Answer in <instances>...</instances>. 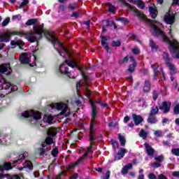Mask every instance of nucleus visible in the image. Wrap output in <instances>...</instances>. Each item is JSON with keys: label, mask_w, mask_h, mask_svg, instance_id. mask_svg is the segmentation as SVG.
<instances>
[{"label": "nucleus", "mask_w": 179, "mask_h": 179, "mask_svg": "<svg viewBox=\"0 0 179 179\" xmlns=\"http://www.w3.org/2000/svg\"><path fill=\"white\" fill-rule=\"evenodd\" d=\"M9 22H10V17H7L6 18L3 22L1 23L3 27H5V26H8V24H9Z\"/></svg>", "instance_id": "41"}, {"label": "nucleus", "mask_w": 179, "mask_h": 179, "mask_svg": "<svg viewBox=\"0 0 179 179\" xmlns=\"http://www.w3.org/2000/svg\"><path fill=\"white\" fill-rule=\"evenodd\" d=\"M101 45L103 46V48L106 50H108V44L107 43V42H106L104 41H101Z\"/></svg>", "instance_id": "52"}, {"label": "nucleus", "mask_w": 179, "mask_h": 179, "mask_svg": "<svg viewBox=\"0 0 179 179\" xmlns=\"http://www.w3.org/2000/svg\"><path fill=\"white\" fill-rule=\"evenodd\" d=\"M16 44L17 45H20V47H23V45H24V42L23 41H16Z\"/></svg>", "instance_id": "53"}, {"label": "nucleus", "mask_w": 179, "mask_h": 179, "mask_svg": "<svg viewBox=\"0 0 179 179\" xmlns=\"http://www.w3.org/2000/svg\"><path fill=\"white\" fill-rule=\"evenodd\" d=\"M172 176H173V177H179V171H173V172L172 173Z\"/></svg>", "instance_id": "62"}, {"label": "nucleus", "mask_w": 179, "mask_h": 179, "mask_svg": "<svg viewBox=\"0 0 179 179\" xmlns=\"http://www.w3.org/2000/svg\"><path fill=\"white\" fill-rule=\"evenodd\" d=\"M149 10L151 17L152 19H156V16H157V10H156L154 7H150Z\"/></svg>", "instance_id": "22"}, {"label": "nucleus", "mask_w": 179, "mask_h": 179, "mask_svg": "<svg viewBox=\"0 0 179 179\" xmlns=\"http://www.w3.org/2000/svg\"><path fill=\"white\" fill-rule=\"evenodd\" d=\"M101 38H102L101 41H107L108 40H110V36H102Z\"/></svg>", "instance_id": "58"}, {"label": "nucleus", "mask_w": 179, "mask_h": 179, "mask_svg": "<svg viewBox=\"0 0 179 179\" xmlns=\"http://www.w3.org/2000/svg\"><path fill=\"white\" fill-rule=\"evenodd\" d=\"M148 178L149 179H156L157 177H156V175H155V173H151L148 175Z\"/></svg>", "instance_id": "56"}, {"label": "nucleus", "mask_w": 179, "mask_h": 179, "mask_svg": "<svg viewBox=\"0 0 179 179\" xmlns=\"http://www.w3.org/2000/svg\"><path fill=\"white\" fill-rule=\"evenodd\" d=\"M68 66H71V68H75L78 66V62L75 61L73 59H66L65 62L59 66V72L61 73H65L67 75L70 79H75V76L72 75V73L69 71Z\"/></svg>", "instance_id": "4"}, {"label": "nucleus", "mask_w": 179, "mask_h": 179, "mask_svg": "<svg viewBox=\"0 0 179 179\" xmlns=\"http://www.w3.org/2000/svg\"><path fill=\"white\" fill-rule=\"evenodd\" d=\"M159 179H167V177H166V176L163 175V174H160L158 176Z\"/></svg>", "instance_id": "64"}, {"label": "nucleus", "mask_w": 179, "mask_h": 179, "mask_svg": "<svg viewBox=\"0 0 179 179\" xmlns=\"http://www.w3.org/2000/svg\"><path fill=\"white\" fill-rule=\"evenodd\" d=\"M144 146L148 156L152 157V156L155 155V149L152 148L151 145H150L148 143H145Z\"/></svg>", "instance_id": "12"}, {"label": "nucleus", "mask_w": 179, "mask_h": 179, "mask_svg": "<svg viewBox=\"0 0 179 179\" xmlns=\"http://www.w3.org/2000/svg\"><path fill=\"white\" fill-rule=\"evenodd\" d=\"M79 177V175L78 173H74L73 176L70 178V179H76Z\"/></svg>", "instance_id": "63"}, {"label": "nucleus", "mask_w": 179, "mask_h": 179, "mask_svg": "<svg viewBox=\"0 0 179 179\" xmlns=\"http://www.w3.org/2000/svg\"><path fill=\"white\" fill-rule=\"evenodd\" d=\"M33 29L35 32H26L24 31H7L6 32V34L0 36V40H6V41L8 42L12 36H19L20 37H24V38L28 40L29 43H36V41H37V36H36V34H38L39 36L44 34L45 37L49 41H51L54 45H55V44H59L60 47H62L64 52H65L69 57H71V52H69V50L66 48L62 46V43L57 39L55 36H54V33L51 31L44 29V24H41L39 27L34 26Z\"/></svg>", "instance_id": "1"}, {"label": "nucleus", "mask_w": 179, "mask_h": 179, "mask_svg": "<svg viewBox=\"0 0 179 179\" xmlns=\"http://www.w3.org/2000/svg\"><path fill=\"white\" fill-rule=\"evenodd\" d=\"M94 139L95 138H94V127L92 129L90 126V146L88 148V150L75 163H73V164H71L70 165H68L66 166V170L68 171L69 170H72V169H73L74 167H76L77 166H79V164H80V163H82V162H83V159H85V157H86V156H87V155H89V153H93V150H92V148H93V142H94Z\"/></svg>", "instance_id": "3"}, {"label": "nucleus", "mask_w": 179, "mask_h": 179, "mask_svg": "<svg viewBox=\"0 0 179 179\" xmlns=\"http://www.w3.org/2000/svg\"><path fill=\"white\" fill-rule=\"evenodd\" d=\"M13 20H22V15L20 14L13 15L12 17Z\"/></svg>", "instance_id": "47"}, {"label": "nucleus", "mask_w": 179, "mask_h": 179, "mask_svg": "<svg viewBox=\"0 0 179 179\" xmlns=\"http://www.w3.org/2000/svg\"><path fill=\"white\" fill-rule=\"evenodd\" d=\"M8 64H2L0 66V72L1 73H5V72H8Z\"/></svg>", "instance_id": "33"}, {"label": "nucleus", "mask_w": 179, "mask_h": 179, "mask_svg": "<svg viewBox=\"0 0 179 179\" xmlns=\"http://www.w3.org/2000/svg\"><path fill=\"white\" fill-rule=\"evenodd\" d=\"M129 60V58L128 57V56H126L124 58H123L122 59L119 60V64L120 65H124L125 64H128V61Z\"/></svg>", "instance_id": "34"}, {"label": "nucleus", "mask_w": 179, "mask_h": 179, "mask_svg": "<svg viewBox=\"0 0 179 179\" xmlns=\"http://www.w3.org/2000/svg\"><path fill=\"white\" fill-rule=\"evenodd\" d=\"M163 57L164 58L166 64H169L170 63V59L169 58V54L166 52H164L163 53Z\"/></svg>", "instance_id": "45"}, {"label": "nucleus", "mask_w": 179, "mask_h": 179, "mask_svg": "<svg viewBox=\"0 0 179 179\" xmlns=\"http://www.w3.org/2000/svg\"><path fill=\"white\" fill-rule=\"evenodd\" d=\"M158 113H159V108L156 106H154L151 108L149 115H156Z\"/></svg>", "instance_id": "24"}, {"label": "nucleus", "mask_w": 179, "mask_h": 179, "mask_svg": "<svg viewBox=\"0 0 179 179\" xmlns=\"http://www.w3.org/2000/svg\"><path fill=\"white\" fill-rule=\"evenodd\" d=\"M130 61L131 62V64L129 65V69H127V72L132 73V72L135 71V68L136 66V62L132 56L130 57Z\"/></svg>", "instance_id": "13"}, {"label": "nucleus", "mask_w": 179, "mask_h": 179, "mask_svg": "<svg viewBox=\"0 0 179 179\" xmlns=\"http://www.w3.org/2000/svg\"><path fill=\"white\" fill-rule=\"evenodd\" d=\"M45 143L46 145H52L54 143V138L51 136H49L45 138Z\"/></svg>", "instance_id": "30"}, {"label": "nucleus", "mask_w": 179, "mask_h": 179, "mask_svg": "<svg viewBox=\"0 0 179 179\" xmlns=\"http://www.w3.org/2000/svg\"><path fill=\"white\" fill-rule=\"evenodd\" d=\"M153 30H154V34L155 36H161L162 37V39L165 43H168L169 44L171 49V52L172 54L176 53V58H179V43L177 40L173 38L172 41H170L169 37H167L163 31H162L159 27H157L156 25L153 26Z\"/></svg>", "instance_id": "2"}, {"label": "nucleus", "mask_w": 179, "mask_h": 179, "mask_svg": "<svg viewBox=\"0 0 179 179\" xmlns=\"http://www.w3.org/2000/svg\"><path fill=\"white\" fill-rule=\"evenodd\" d=\"M154 135L157 138H162L163 136V131L162 130H155Z\"/></svg>", "instance_id": "36"}, {"label": "nucleus", "mask_w": 179, "mask_h": 179, "mask_svg": "<svg viewBox=\"0 0 179 179\" xmlns=\"http://www.w3.org/2000/svg\"><path fill=\"white\" fill-rule=\"evenodd\" d=\"M121 45V42L120 41H113L112 42L113 47H120Z\"/></svg>", "instance_id": "46"}, {"label": "nucleus", "mask_w": 179, "mask_h": 179, "mask_svg": "<svg viewBox=\"0 0 179 179\" xmlns=\"http://www.w3.org/2000/svg\"><path fill=\"white\" fill-rule=\"evenodd\" d=\"M36 23H37V19L33 18L28 20L25 24L26 26H32V24H36Z\"/></svg>", "instance_id": "31"}, {"label": "nucleus", "mask_w": 179, "mask_h": 179, "mask_svg": "<svg viewBox=\"0 0 179 179\" xmlns=\"http://www.w3.org/2000/svg\"><path fill=\"white\" fill-rule=\"evenodd\" d=\"M171 153L174 156H179V148H173L171 150Z\"/></svg>", "instance_id": "44"}, {"label": "nucleus", "mask_w": 179, "mask_h": 179, "mask_svg": "<svg viewBox=\"0 0 179 179\" xmlns=\"http://www.w3.org/2000/svg\"><path fill=\"white\" fill-rule=\"evenodd\" d=\"M110 178V171H108L105 176L103 177V179H109Z\"/></svg>", "instance_id": "57"}, {"label": "nucleus", "mask_w": 179, "mask_h": 179, "mask_svg": "<svg viewBox=\"0 0 179 179\" xmlns=\"http://www.w3.org/2000/svg\"><path fill=\"white\" fill-rule=\"evenodd\" d=\"M77 6H78V4H76V3L69 4V9H71V10H75V9H76Z\"/></svg>", "instance_id": "50"}, {"label": "nucleus", "mask_w": 179, "mask_h": 179, "mask_svg": "<svg viewBox=\"0 0 179 179\" xmlns=\"http://www.w3.org/2000/svg\"><path fill=\"white\" fill-rule=\"evenodd\" d=\"M143 91L144 93H149L150 92V82L149 80L145 81Z\"/></svg>", "instance_id": "18"}, {"label": "nucleus", "mask_w": 179, "mask_h": 179, "mask_svg": "<svg viewBox=\"0 0 179 179\" xmlns=\"http://www.w3.org/2000/svg\"><path fill=\"white\" fill-rule=\"evenodd\" d=\"M171 108V101H164L159 106V110H161V111H163L164 114H167V113H169Z\"/></svg>", "instance_id": "9"}, {"label": "nucleus", "mask_w": 179, "mask_h": 179, "mask_svg": "<svg viewBox=\"0 0 179 179\" xmlns=\"http://www.w3.org/2000/svg\"><path fill=\"white\" fill-rule=\"evenodd\" d=\"M125 153H127V149L125 148H122L117 153V157L115 159V160H121L122 157L125 155Z\"/></svg>", "instance_id": "16"}, {"label": "nucleus", "mask_w": 179, "mask_h": 179, "mask_svg": "<svg viewBox=\"0 0 179 179\" xmlns=\"http://www.w3.org/2000/svg\"><path fill=\"white\" fill-rule=\"evenodd\" d=\"M57 128L50 127L48 130V136L54 137L57 135Z\"/></svg>", "instance_id": "20"}, {"label": "nucleus", "mask_w": 179, "mask_h": 179, "mask_svg": "<svg viewBox=\"0 0 179 179\" xmlns=\"http://www.w3.org/2000/svg\"><path fill=\"white\" fill-rule=\"evenodd\" d=\"M119 1L120 2H122V3H123V5L124 6L129 8L130 9H131V10L134 11L135 13H137V15H138V16H140L141 17V19H143V20H145V22H147L148 23H150V24H153V22H155V21L148 19L146 15H145L143 13L139 12V10H138L136 8L130 6V4L127 3V1H125V0H119Z\"/></svg>", "instance_id": "6"}, {"label": "nucleus", "mask_w": 179, "mask_h": 179, "mask_svg": "<svg viewBox=\"0 0 179 179\" xmlns=\"http://www.w3.org/2000/svg\"><path fill=\"white\" fill-rule=\"evenodd\" d=\"M157 97H159V92L157 90H154L152 92V99H153V100H155V101L157 100Z\"/></svg>", "instance_id": "42"}, {"label": "nucleus", "mask_w": 179, "mask_h": 179, "mask_svg": "<svg viewBox=\"0 0 179 179\" xmlns=\"http://www.w3.org/2000/svg\"><path fill=\"white\" fill-rule=\"evenodd\" d=\"M118 139L120 140L121 146H125V143L127 142V141L125 140V137H124V136H122L121 134H119Z\"/></svg>", "instance_id": "29"}, {"label": "nucleus", "mask_w": 179, "mask_h": 179, "mask_svg": "<svg viewBox=\"0 0 179 179\" xmlns=\"http://www.w3.org/2000/svg\"><path fill=\"white\" fill-rule=\"evenodd\" d=\"M173 114L178 115L179 114V103L176 104L173 108Z\"/></svg>", "instance_id": "38"}, {"label": "nucleus", "mask_w": 179, "mask_h": 179, "mask_svg": "<svg viewBox=\"0 0 179 179\" xmlns=\"http://www.w3.org/2000/svg\"><path fill=\"white\" fill-rule=\"evenodd\" d=\"M29 4V0H24L21 3L20 5L19 6V8L20 9H22V8L26 6V5H28Z\"/></svg>", "instance_id": "43"}, {"label": "nucleus", "mask_w": 179, "mask_h": 179, "mask_svg": "<svg viewBox=\"0 0 179 179\" xmlns=\"http://www.w3.org/2000/svg\"><path fill=\"white\" fill-rule=\"evenodd\" d=\"M175 19L176 17L174 16V14H171L170 13H166L164 16V20L168 24H173Z\"/></svg>", "instance_id": "10"}, {"label": "nucleus", "mask_w": 179, "mask_h": 179, "mask_svg": "<svg viewBox=\"0 0 179 179\" xmlns=\"http://www.w3.org/2000/svg\"><path fill=\"white\" fill-rule=\"evenodd\" d=\"M117 20L120 22H122L123 23H128V20L124 17L117 18Z\"/></svg>", "instance_id": "54"}, {"label": "nucleus", "mask_w": 179, "mask_h": 179, "mask_svg": "<svg viewBox=\"0 0 179 179\" xmlns=\"http://www.w3.org/2000/svg\"><path fill=\"white\" fill-rule=\"evenodd\" d=\"M133 120L134 121L135 125H139L141 122H143V117L139 115L134 113L132 115Z\"/></svg>", "instance_id": "14"}, {"label": "nucleus", "mask_w": 179, "mask_h": 179, "mask_svg": "<svg viewBox=\"0 0 179 179\" xmlns=\"http://www.w3.org/2000/svg\"><path fill=\"white\" fill-rule=\"evenodd\" d=\"M12 169V165L9 162L4 163L3 170H10Z\"/></svg>", "instance_id": "39"}, {"label": "nucleus", "mask_w": 179, "mask_h": 179, "mask_svg": "<svg viewBox=\"0 0 179 179\" xmlns=\"http://www.w3.org/2000/svg\"><path fill=\"white\" fill-rule=\"evenodd\" d=\"M138 135L143 139H146V138H148V135H149V132L145 131L143 129H141L138 133Z\"/></svg>", "instance_id": "23"}, {"label": "nucleus", "mask_w": 179, "mask_h": 179, "mask_svg": "<svg viewBox=\"0 0 179 179\" xmlns=\"http://www.w3.org/2000/svg\"><path fill=\"white\" fill-rule=\"evenodd\" d=\"M83 77L84 78V80L77 83L76 87H77V93L78 94V96H80L79 95V90H78V87H80V86L83 85V83H86V76H85V73L82 72Z\"/></svg>", "instance_id": "19"}, {"label": "nucleus", "mask_w": 179, "mask_h": 179, "mask_svg": "<svg viewBox=\"0 0 179 179\" xmlns=\"http://www.w3.org/2000/svg\"><path fill=\"white\" fill-rule=\"evenodd\" d=\"M133 54L138 55L139 52H141V50L138 48H135L132 50Z\"/></svg>", "instance_id": "55"}, {"label": "nucleus", "mask_w": 179, "mask_h": 179, "mask_svg": "<svg viewBox=\"0 0 179 179\" xmlns=\"http://www.w3.org/2000/svg\"><path fill=\"white\" fill-rule=\"evenodd\" d=\"M147 121L149 122V124H157V117L156 115H149Z\"/></svg>", "instance_id": "15"}, {"label": "nucleus", "mask_w": 179, "mask_h": 179, "mask_svg": "<svg viewBox=\"0 0 179 179\" xmlns=\"http://www.w3.org/2000/svg\"><path fill=\"white\" fill-rule=\"evenodd\" d=\"M151 167H153V169H159V167H162V164L156 161L151 164Z\"/></svg>", "instance_id": "37"}, {"label": "nucleus", "mask_w": 179, "mask_h": 179, "mask_svg": "<svg viewBox=\"0 0 179 179\" xmlns=\"http://www.w3.org/2000/svg\"><path fill=\"white\" fill-rule=\"evenodd\" d=\"M90 103L91 104L92 107V120H91V123L90 127H91V131L94 128V121H96V118H97V114H98V110H97V107L95 106L94 102L93 100L90 99Z\"/></svg>", "instance_id": "7"}, {"label": "nucleus", "mask_w": 179, "mask_h": 179, "mask_svg": "<svg viewBox=\"0 0 179 179\" xmlns=\"http://www.w3.org/2000/svg\"><path fill=\"white\" fill-rule=\"evenodd\" d=\"M150 47H151L152 51H157V49L159 48V46L155 43L153 40L150 41Z\"/></svg>", "instance_id": "28"}, {"label": "nucleus", "mask_w": 179, "mask_h": 179, "mask_svg": "<svg viewBox=\"0 0 179 179\" xmlns=\"http://www.w3.org/2000/svg\"><path fill=\"white\" fill-rule=\"evenodd\" d=\"M130 120H131V117H129V116H126L124 118V122L127 124V122H128Z\"/></svg>", "instance_id": "61"}, {"label": "nucleus", "mask_w": 179, "mask_h": 179, "mask_svg": "<svg viewBox=\"0 0 179 179\" xmlns=\"http://www.w3.org/2000/svg\"><path fill=\"white\" fill-rule=\"evenodd\" d=\"M52 155L54 157H57L58 156V148H55L52 150Z\"/></svg>", "instance_id": "49"}, {"label": "nucleus", "mask_w": 179, "mask_h": 179, "mask_svg": "<svg viewBox=\"0 0 179 179\" xmlns=\"http://www.w3.org/2000/svg\"><path fill=\"white\" fill-rule=\"evenodd\" d=\"M52 120H54L52 116L45 115L43 117V121L44 122H47V124H52Z\"/></svg>", "instance_id": "25"}, {"label": "nucleus", "mask_w": 179, "mask_h": 179, "mask_svg": "<svg viewBox=\"0 0 179 179\" xmlns=\"http://www.w3.org/2000/svg\"><path fill=\"white\" fill-rule=\"evenodd\" d=\"M22 177H23V176L17 175V174H15V175L11 176L12 179H22Z\"/></svg>", "instance_id": "51"}, {"label": "nucleus", "mask_w": 179, "mask_h": 179, "mask_svg": "<svg viewBox=\"0 0 179 179\" xmlns=\"http://www.w3.org/2000/svg\"><path fill=\"white\" fill-rule=\"evenodd\" d=\"M167 66H169V69H170V73L171 75H174V73H176L177 72V71L176 70V66H174L171 63H168Z\"/></svg>", "instance_id": "27"}, {"label": "nucleus", "mask_w": 179, "mask_h": 179, "mask_svg": "<svg viewBox=\"0 0 179 179\" xmlns=\"http://www.w3.org/2000/svg\"><path fill=\"white\" fill-rule=\"evenodd\" d=\"M131 169H132V164H127L122 169V174H123V176L128 174V171L131 170Z\"/></svg>", "instance_id": "17"}, {"label": "nucleus", "mask_w": 179, "mask_h": 179, "mask_svg": "<svg viewBox=\"0 0 179 179\" xmlns=\"http://www.w3.org/2000/svg\"><path fill=\"white\" fill-rule=\"evenodd\" d=\"M151 68L153 69L154 72H157L159 71L157 69V67L156 66V64H151Z\"/></svg>", "instance_id": "60"}, {"label": "nucleus", "mask_w": 179, "mask_h": 179, "mask_svg": "<svg viewBox=\"0 0 179 179\" xmlns=\"http://www.w3.org/2000/svg\"><path fill=\"white\" fill-rule=\"evenodd\" d=\"M137 5L140 9H143V8H145V3L141 0L137 1Z\"/></svg>", "instance_id": "40"}, {"label": "nucleus", "mask_w": 179, "mask_h": 179, "mask_svg": "<svg viewBox=\"0 0 179 179\" xmlns=\"http://www.w3.org/2000/svg\"><path fill=\"white\" fill-rule=\"evenodd\" d=\"M24 169H29V170H33V164L30 161H25L23 164Z\"/></svg>", "instance_id": "26"}, {"label": "nucleus", "mask_w": 179, "mask_h": 179, "mask_svg": "<svg viewBox=\"0 0 179 179\" xmlns=\"http://www.w3.org/2000/svg\"><path fill=\"white\" fill-rule=\"evenodd\" d=\"M4 85H6V86L4 87V89L6 90H8V89H9V87H10V86H12V85H10V83H6Z\"/></svg>", "instance_id": "59"}, {"label": "nucleus", "mask_w": 179, "mask_h": 179, "mask_svg": "<svg viewBox=\"0 0 179 179\" xmlns=\"http://www.w3.org/2000/svg\"><path fill=\"white\" fill-rule=\"evenodd\" d=\"M29 156V153L24 152L23 155H21L19 156L18 159L15 161H14V163H17V162H20V160H24V157Z\"/></svg>", "instance_id": "32"}, {"label": "nucleus", "mask_w": 179, "mask_h": 179, "mask_svg": "<svg viewBox=\"0 0 179 179\" xmlns=\"http://www.w3.org/2000/svg\"><path fill=\"white\" fill-rule=\"evenodd\" d=\"M84 76L86 77L85 83H83V85H85V96H87V97H88L89 99V97H90L91 92L89 90V86L87 85V76L85 75V73H84Z\"/></svg>", "instance_id": "21"}, {"label": "nucleus", "mask_w": 179, "mask_h": 179, "mask_svg": "<svg viewBox=\"0 0 179 179\" xmlns=\"http://www.w3.org/2000/svg\"><path fill=\"white\" fill-rule=\"evenodd\" d=\"M30 58H31V54L24 53L20 55V59L22 64H29L30 62Z\"/></svg>", "instance_id": "11"}, {"label": "nucleus", "mask_w": 179, "mask_h": 179, "mask_svg": "<svg viewBox=\"0 0 179 179\" xmlns=\"http://www.w3.org/2000/svg\"><path fill=\"white\" fill-rule=\"evenodd\" d=\"M22 116L25 118H29V117H33L34 120H41V113L34 110H27L22 113Z\"/></svg>", "instance_id": "8"}, {"label": "nucleus", "mask_w": 179, "mask_h": 179, "mask_svg": "<svg viewBox=\"0 0 179 179\" xmlns=\"http://www.w3.org/2000/svg\"><path fill=\"white\" fill-rule=\"evenodd\" d=\"M108 8H109L110 12H112L113 13H114V12H115L117 9L115 6H113L112 4H109Z\"/></svg>", "instance_id": "48"}, {"label": "nucleus", "mask_w": 179, "mask_h": 179, "mask_svg": "<svg viewBox=\"0 0 179 179\" xmlns=\"http://www.w3.org/2000/svg\"><path fill=\"white\" fill-rule=\"evenodd\" d=\"M50 107L52 108H56V110H60L62 111L60 114H62V115H64V117H68V115L71 114L68 105L65 103H52Z\"/></svg>", "instance_id": "5"}, {"label": "nucleus", "mask_w": 179, "mask_h": 179, "mask_svg": "<svg viewBox=\"0 0 179 179\" xmlns=\"http://www.w3.org/2000/svg\"><path fill=\"white\" fill-rule=\"evenodd\" d=\"M155 159L156 160V162L162 164V162H163V161L164 160V155H159V156L155 157Z\"/></svg>", "instance_id": "35"}]
</instances>
